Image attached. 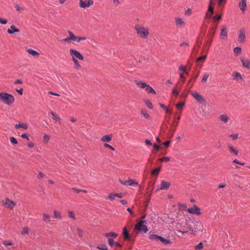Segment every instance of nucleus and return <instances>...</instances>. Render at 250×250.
I'll use <instances>...</instances> for the list:
<instances>
[{
  "mask_svg": "<svg viewBox=\"0 0 250 250\" xmlns=\"http://www.w3.org/2000/svg\"><path fill=\"white\" fill-rule=\"evenodd\" d=\"M241 62L244 68L250 70V59L246 58H240Z\"/></svg>",
  "mask_w": 250,
  "mask_h": 250,
  "instance_id": "nucleus-8",
  "label": "nucleus"
},
{
  "mask_svg": "<svg viewBox=\"0 0 250 250\" xmlns=\"http://www.w3.org/2000/svg\"><path fill=\"white\" fill-rule=\"evenodd\" d=\"M145 223H146L145 221L141 220L139 221L136 225L135 229L140 231L146 233L148 229L147 226L144 224Z\"/></svg>",
  "mask_w": 250,
  "mask_h": 250,
  "instance_id": "nucleus-3",
  "label": "nucleus"
},
{
  "mask_svg": "<svg viewBox=\"0 0 250 250\" xmlns=\"http://www.w3.org/2000/svg\"><path fill=\"white\" fill-rule=\"evenodd\" d=\"M190 94L198 103L200 104H203L206 102L203 96H202L200 94L198 93L197 91H191Z\"/></svg>",
  "mask_w": 250,
  "mask_h": 250,
  "instance_id": "nucleus-5",
  "label": "nucleus"
},
{
  "mask_svg": "<svg viewBox=\"0 0 250 250\" xmlns=\"http://www.w3.org/2000/svg\"><path fill=\"white\" fill-rule=\"evenodd\" d=\"M119 181L122 184L125 185H129L134 187H137L138 185V182H136L135 180L133 179H129L128 180L125 181L120 180Z\"/></svg>",
  "mask_w": 250,
  "mask_h": 250,
  "instance_id": "nucleus-7",
  "label": "nucleus"
},
{
  "mask_svg": "<svg viewBox=\"0 0 250 250\" xmlns=\"http://www.w3.org/2000/svg\"><path fill=\"white\" fill-rule=\"evenodd\" d=\"M230 137L232 138L233 140H235L238 138V134H232L230 135Z\"/></svg>",
  "mask_w": 250,
  "mask_h": 250,
  "instance_id": "nucleus-53",
  "label": "nucleus"
},
{
  "mask_svg": "<svg viewBox=\"0 0 250 250\" xmlns=\"http://www.w3.org/2000/svg\"><path fill=\"white\" fill-rule=\"evenodd\" d=\"M104 146L106 148H108L113 151L114 150V148L112 146H110L109 145H108L107 144H105L104 145Z\"/></svg>",
  "mask_w": 250,
  "mask_h": 250,
  "instance_id": "nucleus-56",
  "label": "nucleus"
},
{
  "mask_svg": "<svg viewBox=\"0 0 250 250\" xmlns=\"http://www.w3.org/2000/svg\"><path fill=\"white\" fill-rule=\"evenodd\" d=\"M175 24L177 27H183L185 25V22L180 17L175 18Z\"/></svg>",
  "mask_w": 250,
  "mask_h": 250,
  "instance_id": "nucleus-17",
  "label": "nucleus"
},
{
  "mask_svg": "<svg viewBox=\"0 0 250 250\" xmlns=\"http://www.w3.org/2000/svg\"><path fill=\"white\" fill-rule=\"evenodd\" d=\"M0 100L8 105H10L14 102V98L9 94L1 93H0Z\"/></svg>",
  "mask_w": 250,
  "mask_h": 250,
  "instance_id": "nucleus-2",
  "label": "nucleus"
},
{
  "mask_svg": "<svg viewBox=\"0 0 250 250\" xmlns=\"http://www.w3.org/2000/svg\"><path fill=\"white\" fill-rule=\"evenodd\" d=\"M221 19V15H216L215 16H214L213 17V20L215 21V20H218L219 21V20H220Z\"/></svg>",
  "mask_w": 250,
  "mask_h": 250,
  "instance_id": "nucleus-59",
  "label": "nucleus"
},
{
  "mask_svg": "<svg viewBox=\"0 0 250 250\" xmlns=\"http://www.w3.org/2000/svg\"><path fill=\"white\" fill-rule=\"evenodd\" d=\"M15 127L16 129H18L20 127H21L24 129H27L28 128V125L27 124H16L15 125Z\"/></svg>",
  "mask_w": 250,
  "mask_h": 250,
  "instance_id": "nucleus-30",
  "label": "nucleus"
},
{
  "mask_svg": "<svg viewBox=\"0 0 250 250\" xmlns=\"http://www.w3.org/2000/svg\"><path fill=\"white\" fill-rule=\"evenodd\" d=\"M228 147H229L230 152L233 153L236 156L238 155V151L235 150L232 146L229 145Z\"/></svg>",
  "mask_w": 250,
  "mask_h": 250,
  "instance_id": "nucleus-31",
  "label": "nucleus"
},
{
  "mask_svg": "<svg viewBox=\"0 0 250 250\" xmlns=\"http://www.w3.org/2000/svg\"><path fill=\"white\" fill-rule=\"evenodd\" d=\"M191 12H192L191 9L188 8V9H187L186 11L185 14V15L188 16L191 14Z\"/></svg>",
  "mask_w": 250,
  "mask_h": 250,
  "instance_id": "nucleus-58",
  "label": "nucleus"
},
{
  "mask_svg": "<svg viewBox=\"0 0 250 250\" xmlns=\"http://www.w3.org/2000/svg\"><path fill=\"white\" fill-rule=\"evenodd\" d=\"M70 55L71 56L72 60L74 59H79L80 60H83L84 59L83 55L79 52L74 49L70 48L69 49Z\"/></svg>",
  "mask_w": 250,
  "mask_h": 250,
  "instance_id": "nucleus-4",
  "label": "nucleus"
},
{
  "mask_svg": "<svg viewBox=\"0 0 250 250\" xmlns=\"http://www.w3.org/2000/svg\"><path fill=\"white\" fill-rule=\"evenodd\" d=\"M42 220L46 223L50 222L51 221L50 215L46 213H43Z\"/></svg>",
  "mask_w": 250,
  "mask_h": 250,
  "instance_id": "nucleus-25",
  "label": "nucleus"
},
{
  "mask_svg": "<svg viewBox=\"0 0 250 250\" xmlns=\"http://www.w3.org/2000/svg\"><path fill=\"white\" fill-rule=\"evenodd\" d=\"M211 42H212V40L210 39L209 40L207 41V42L205 43L206 46H207V44H208V46H207L208 49L209 46L211 45Z\"/></svg>",
  "mask_w": 250,
  "mask_h": 250,
  "instance_id": "nucleus-60",
  "label": "nucleus"
},
{
  "mask_svg": "<svg viewBox=\"0 0 250 250\" xmlns=\"http://www.w3.org/2000/svg\"><path fill=\"white\" fill-rule=\"evenodd\" d=\"M27 52H28V53L29 54H30L31 55L34 56V57H36L37 58H38L40 56V54L38 52L32 49H27Z\"/></svg>",
  "mask_w": 250,
  "mask_h": 250,
  "instance_id": "nucleus-21",
  "label": "nucleus"
},
{
  "mask_svg": "<svg viewBox=\"0 0 250 250\" xmlns=\"http://www.w3.org/2000/svg\"><path fill=\"white\" fill-rule=\"evenodd\" d=\"M145 103L148 108H149V109H152V104L149 100H145Z\"/></svg>",
  "mask_w": 250,
  "mask_h": 250,
  "instance_id": "nucleus-42",
  "label": "nucleus"
},
{
  "mask_svg": "<svg viewBox=\"0 0 250 250\" xmlns=\"http://www.w3.org/2000/svg\"><path fill=\"white\" fill-rule=\"evenodd\" d=\"M172 93L173 95H174L175 97H177L178 94L179 92L178 91L176 90V87H174L172 90Z\"/></svg>",
  "mask_w": 250,
  "mask_h": 250,
  "instance_id": "nucleus-51",
  "label": "nucleus"
},
{
  "mask_svg": "<svg viewBox=\"0 0 250 250\" xmlns=\"http://www.w3.org/2000/svg\"><path fill=\"white\" fill-rule=\"evenodd\" d=\"M158 160L161 162H167L170 160V158L168 157H164L159 159Z\"/></svg>",
  "mask_w": 250,
  "mask_h": 250,
  "instance_id": "nucleus-49",
  "label": "nucleus"
},
{
  "mask_svg": "<svg viewBox=\"0 0 250 250\" xmlns=\"http://www.w3.org/2000/svg\"><path fill=\"white\" fill-rule=\"evenodd\" d=\"M189 230L194 231L195 232H202L204 230V226L203 224L201 222H197L195 224L194 230L191 229H190Z\"/></svg>",
  "mask_w": 250,
  "mask_h": 250,
  "instance_id": "nucleus-13",
  "label": "nucleus"
},
{
  "mask_svg": "<svg viewBox=\"0 0 250 250\" xmlns=\"http://www.w3.org/2000/svg\"><path fill=\"white\" fill-rule=\"evenodd\" d=\"M86 39V38L85 37H78L77 39L76 42H80L82 41H84Z\"/></svg>",
  "mask_w": 250,
  "mask_h": 250,
  "instance_id": "nucleus-54",
  "label": "nucleus"
},
{
  "mask_svg": "<svg viewBox=\"0 0 250 250\" xmlns=\"http://www.w3.org/2000/svg\"><path fill=\"white\" fill-rule=\"evenodd\" d=\"M161 167H157V168L153 169V170H152V171L151 172V174L154 175H158L159 172L161 170Z\"/></svg>",
  "mask_w": 250,
  "mask_h": 250,
  "instance_id": "nucleus-35",
  "label": "nucleus"
},
{
  "mask_svg": "<svg viewBox=\"0 0 250 250\" xmlns=\"http://www.w3.org/2000/svg\"><path fill=\"white\" fill-rule=\"evenodd\" d=\"M78 234L80 237H82L83 235V231L81 229H77Z\"/></svg>",
  "mask_w": 250,
  "mask_h": 250,
  "instance_id": "nucleus-55",
  "label": "nucleus"
},
{
  "mask_svg": "<svg viewBox=\"0 0 250 250\" xmlns=\"http://www.w3.org/2000/svg\"><path fill=\"white\" fill-rule=\"evenodd\" d=\"M123 235L124 238L126 240H130V237L127 231V229L126 227H124L123 229Z\"/></svg>",
  "mask_w": 250,
  "mask_h": 250,
  "instance_id": "nucleus-22",
  "label": "nucleus"
},
{
  "mask_svg": "<svg viewBox=\"0 0 250 250\" xmlns=\"http://www.w3.org/2000/svg\"><path fill=\"white\" fill-rule=\"evenodd\" d=\"M68 217L71 219H72L73 220H76V218L75 217V214L74 212L72 211H68Z\"/></svg>",
  "mask_w": 250,
  "mask_h": 250,
  "instance_id": "nucleus-36",
  "label": "nucleus"
},
{
  "mask_svg": "<svg viewBox=\"0 0 250 250\" xmlns=\"http://www.w3.org/2000/svg\"><path fill=\"white\" fill-rule=\"evenodd\" d=\"M170 184L169 182L162 181L161 182L160 190L167 189L169 188Z\"/></svg>",
  "mask_w": 250,
  "mask_h": 250,
  "instance_id": "nucleus-18",
  "label": "nucleus"
},
{
  "mask_svg": "<svg viewBox=\"0 0 250 250\" xmlns=\"http://www.w3.org/2000/svg\"><path fill=\"white\" fill-rule=\"evenodd\" d=\"M50 139V136L46 134H44L43 137V142L45 144L48 143Z\"/></svg>",
  "mask_w": 250,
  "mask_h": 250,
  "instance_id": "nucleus-32",
  "label": "nucleus"
},
{
  "mask_svg": "<svg viewBox=\"0 0 250 250\" xmlns=\"http://www.w3.org/2000/svg\"><path fill=\"white\" fill-rule=\"evenodd\" d=\"M138 35L141 38L146 39L149 34L148 28L141 25H136L135 27Z\"/></svg>",
  "mask_w": 250,
  "mask_h": 250,
  "instance_id": "nucleus-1",
  "label": "nucleus"
},
{
  "mask_svg": "<svg viewBox=\"0 0 250 250\" xmlns=\"http://www.w3.org/2000/svg\"><path fill=\"white\" fill-rule=\"evenodd\" d=\"M227 0H217L218 6H224L226 3Z\"/></svg>",
  "mask_w": 250,
  "mask_h": 250,
  "instance_id": "nucleus-40",
  "label": "nucleus"
},
{
  "mask_svg": "<svg viewBox=\"0 0 250 250\" xmlns=\"http://www.w3.org/2000/svg\"><path fill=\"white\" fill-rule=\"evenodd\" d=\"M0 23L3 24H5L7 23V21L0 18Z\"/></svg>",
  "mask_w": 250,
  "mask_h": 250,
  "instance_id": "nucleus-62",
  "label": "nucleus"
},
{
  "mask_svg": "<svg viewBox=\"0 0 250 250\" xmlns=\"http://www.w3.org/2000/svg\"><path fill=\"white\" fill-rule=\"evenodd\" d=\"M207 58V55H204L200 57H198L196 60V62H198L200 61L204 62Z\"/></svg>",
  "mask_w": 250,
  "mask_h": 250,
  "instance_id": "nucleus-43",
  "label": "nucleus"
},
{
  "mask_svg": "<svg viewBox=\"0 0 250 250\" xmlns=\"http://www.w3.org/2000/svg\"><path fill=\"white\" fill-rule=\"evenodd\" d=\"M54 218L55 219L61 220L62 219V214L60 212L57 210L53 211Z\"/></svg>",
  "mask_w": 250,
  "mask_h": 250,
  "instance_id": "nucleus-24",
  "label": "nucleus"
},
{
  "mask_svg": "<svg viewBox=\"0 0 250 250\" xmlns=\"http://www.w3.org/2000/svg\"><path fill=\"white\" fill-rule=\"evenodd\" d=\"M219 120L223 123L229 125L230 124V119L228 115L223 114L219 116Z\"/></svg>",
  "mask_w": 250,
  "mask_h": 250,
  "instance_id": "nucleus-11",
  "label": "nucleus"
},
{
  "mask_svg": "<svg viewBox=\"0 0 250 250\" xmlns=\"http://www.w3.org/2000/svg\"><path fill=\"white\" fill-rule=\"evenodd\" d=\"M134 83L139 88H143L145 89L146 85H147V84L146 83L143 82L141 81H139L137 80H135Z\"/></svg>",
  "mask_w": 250,
  "mask_h": 250,
  "instance_id": "nucleus-19",
  "label": "nucleus"
},
{
  "mask_svg": "<svg viewBox=\"0 0 250 250\" xmlns=\"http://www.w3.org/2000/svg\"><path fill=\"white\" fill-rule=\"evenodd\" d=\"M116 197L115 196V194H110L108 195L107 196V198L110 199V200H114V197Z\"/></svg>",
  "mask_w": 250,
  "mask_h": 250,
  "instance_id": "nucleus-61",
  "label": "nucleus"
},
{
  "mask_svg": "<svg viewBox=\"0 0 250 250\" xmlns=\"http://www.w3.org/2000/svg\"><path fill=\"white\" fill-rule=\"evenodd\" d=\"M68 33L69 37L62 40L63 42H70L71 41H76L77 37H76L71 31H68Z\"/></svg>",
  "mask_w": 250,
  "mask_h": 250,
  "instance_id": "nucleus-12",
  "label": "nucleus"
},
{
  "mask_svg": "<svg viewBox=\"0 0 250 250\" xmlns=\"http://www.w3.org/2000/svg\"><path fill=\"white\" fill-rule=\"evenodd\" d=\"M238 5L240 9L244 12L247 8V0H241Z\"/></svg>",
  "mask_w": 250,
  "mask_h": 250,
  "instance_id": "nucleus-16",
  "label": "nucleus"
},
{
  "mask_svg": "<svg viewBox=\"0 0 250 250\" xmlns=\"http://www.w3.org/2000/svg\"><path fill=\"white\" fill-rule=\"evenodd\" d=\"M246 35L244 29H241L239 32V36L238 41L240 42H243L245 41Z\"/></svg>",
  "mask_w": 250,
  "mask_h": 250,
  "instance_id": "nucleus-14",
  "label": "nucleus"
},
{
  "mask_svg": "<svg viewBox=\"0 0 250 250\" xmlns=\"http://www.w3.org/2000/svg\"><path fill=\"white\" fill-rule=\"evenodd\" d=\"M28 233H29V229H28V228L25 227L21 231V234L22 235H24V234H28Z\"/></svg>",
  "mask_w": 250,
  "mask_h": 250,
  "instance_id": "nucleus-46",
  "label": "nucleus"
},
{
  "mask_svg": "<svg viewBox=\"0 0 250 250\" xmlns=\"http://www.w3.org/2000/svg\"><path fill=\"white\" fill-rule=\"evenodd\" d=\"M213 13V7L212 5H209L208 12L207 13V16L208 18H210Z\"/></svg>",
  "mask_w": 250,
  "mask_h": 250,
  "instance_id": "nucleus-27",
  "label": "nucleus"
},
{
  "mask_svg": "<svg viewBox=\"0 0 250 250\" xmlns=\"http://www.w3.org/2000/svg\"><path fill=\"white\" fill-rule=\"evenodd\" d=\"M108 242H109V244L110 246H113L115 244L113 239H112L111 238L108 239Z\"/></svg>",
  "mask_w": 250,
  "mask_h": 250,
  "instance_id": "nucleus-57",
  "label": "nucleus"
},
{
  "mask_svg": "<svg viewBox=\"0 0 250 250\" xmlns=\"http://www.w3.org/2000/svg\"><path fill=\"white\" fill-rule=\"evenodd\" d=\"M20 30L19 29L16 28L14 25L10 26V28L7 30V32L9 34H12L14 33L19 32Z\"/></svg>",
  "mask_w": 250,
  "mask_h": 250,
  "instance_id": "nucleus-20",
  "label": "nucleus"
},
{
  "mask_svg": "<svg viewBox=\"0 0 250 250\" xmlns=\"http://www.w3.org/2000/svg\"><path fill=\"white\" fill-rule=\"evenodd\" d=\"M185 105V103H179L176 104V107L178 110L180 111V112L183 109L184 106Z\"/></svg>",
  "mask_w": 250,
  "mask_h": 250,
  "instance_id": "nucleus-29",
  "label": "nucleus"
},
{
  "mask_svg": "<svg viewBox=\"0 0 250 250\" xmlns=\"http://www.w3.org/2000/svg\"><path fill=\"white\" fill-rule=\"evenodd\" d=\"M197 77H198V75H197L196 76L192 77V78L188 81V83H194V82H195Z\"/></svg>",
  "mask_w": 250,
  "mask_h": 250,
  "instance_id": "nucleus-52",
  "label": "nucleus"
},
{
  "mask_svg": "<svg viewBox=\"0 0 250 250\" xmlns=\"http://www.w3.org/2000/svg\"><path fill=\"white\" fill-rule=\"evenodd\" d=\"M10 140L11 143L13 145H17L18 144L17 140L14 137H10Z\"/></svg>",
  "mask_w": 250,
  "mask_h": 250,
  "instance_id": "nucleus-50",
  "label": "nucleus"
},
{
  "mask_svg": "<svg viewBox=\"0 0 250 250\" xmlns=\"http://www.w3.org/2000/svg\"><path fill=\"white\" fill-rule=\"evenodd\" d=\"M104 235L106 237L110 236V237H113L116 238V237H117L118 234L117 233H116L111 232L105 233L104 234Z\"/></svg>",
  "mask_w": 250,
  "mask_h": 250,
  "instance_id": "nucleus-37",
  "label": "nucleus"
},
{
  "mask_svg": "<svg viewBox=\"0 0 250 250\" xmlns=\"http://www.w3.org/2000/svg\"><path fill=\"white\" fill-rule=\"evenodd\" d=\"M141 114L146 118L148 119L149 118V115L147 114V112L145 110H141Z\"/></svg>",
  "mask_w": 250,
  "mask_h": 250,
  "instance_id": "nucleus-47",
  "label": "nucleus"
},
{
  "mask_svg": "<svg viewBox=\"0 0 250 250\" xmlns=\"http://www.w3.org/2000/svg\"><path fill=\"white\" fill-rule=\"evenodd\" d=\"M3 204L10 208H12L16 205L13 201L7 198L3 201Z\"/></svg>",
  "mask_w": 250,
  "mask_h": 250,
  "instance_id": "nucleus-15",
  "label": "nucleus"
},
{
  "mask_svg": "<svg viewBox=\"0 0 250 250\" xmlns=\"http://www.w3.org/2000/svg\"><path fill=\"white\" fill-rule=\"evenodd\" d=\"M188 44L186 42H184L180 44V46L182 47H188Z\"/></svg>",
  "mask_w": 250,
  "mask_h": 250,
  "instance_id": "nucleus-64",
  "label": "nucleus"
},
{
  "mask_svg": "<svg viewBox=\"0 0 250 250\" xmlns=\"http://www.w3.org/2000/svg\"><path fill=\"white\" fill-rule=\"evenodd\" d=\"M208 75L207 74H204L201 80L202 83H206V81H207L208 78Z\"/></svg>",
  "mask_w": 250,
  "mask_h": 250,
  "instance_id": "nucleus-48",
  "label": "nucleus"
},
{
  "mask_svg": "<svg viewBox=\"0 0 250 250\" xmlns=\"http://www.w3.org/2000/svg\"><path fill=\"white\" fill-rule=\"evenodd\" d=\"M98 248L101 250H108L107 247L105 246L98 247Z\"/></svg>",
  "mask_w": 250,
  "mask_h": 250,
  "instance_id": "nucleus-63",
  "label": "nucleus"
},
{
  "mask_svg": "<svg viewBox=\"0 0 250 250\" xmlns=\"http://www.w3.org/2000/svg\"><path fill=\"white\" fill-rule=\"evenodd\" d=\"M228 38V30L226 26H222L220 33V39L226 40Z\"/></svg>",
  "mask_w": 250,
  "mask_h": 250,
  "instance_id": "nucleus-10",
  "label": "nucleus"
},
{
  "mask_svg": "<svg viewBox=\"0 0 250 250\" xmlns=\"http://www.w3.org/2000/svg\"><path fill=\"white\" fill-rule=\"evenodd\" d=\"M188 212L192 214L200 215L201 214L200 209L196 205H194L193 208L187 209Z\"/></svg>",
  "mask_w": 250,
  "mask_h": 250,
  "instance_id": "nucleus-9",
  "label": "nucleus"
},
{
  "mask_svg": "<svg viewBox=\"0 0 250 250\" xmlns=\"http://www.w3.org/2000/svg\"><path fill=\"white\" fill-rule=\"evenodd\" d=\"M51 115L52 116L53 119L56 122H59L60 121V118L55 113L53 112H50Z\"/></svg>",
  "mask_w": 250,
  "mask_h": 250,
  "instance_id": "nucleus-34",
  "label": "nucleus"
},
{
  "mask_svg": "<svg viewBox=\"0 0 250 250\" xmlns=\"http://www.w3.org/2000/svg\"><path fill=\"white\" fill-rule=\"evenodd\" d=\"M160 236L155 234H151L149 236V238L151 240H159Z\"/></svg>",
  "mask_w": 250,
  "mask_h": 250,
  "instance_id": "nucleus-41",
  "label": "nucleus"
},
{
  "mask_svg": "<svg viewBox=\"0 0 250 250\" xmlns=\"http://www.w3.org/2000/svg\"><path fill=\"white\" fill-rule=\"evenodd\" d=\"M112 139L111 136L109 135H105L101 138V141L104 142H109Z\"/></svg>",
  "mask_w": 250,
  "mask_h": 250,
  "instance_id": "nucleus-23",
  "label": "nucleus"
},
{
  "mask_svg": "<svg viewBox=\"0 0 250 250\" xmlns=\"http://www.w3.org/2000/svg\"><path fill=\"white\" fill-rule=\"evenodd\" d=\"M93 0H79V5L81 8H86L93 5Z\"/></svg>",
  "mask_w": 250,
  "mask_h": 250,
  "instance_id": "nucleus-6",
  "label": "nucleus"
},
{
  "mask_svg": "<svg viewBox=\"0 0 250 250\" xmlns=\"http://www.w3.org/2000/svg\"><path fill=\"white\" fill-rule=\"evenodd\" d=\"M232 76L233 77V80H236L238 78H240L241 80L243 79L242 75L240 74V73L237 72H233L232 74Z\"/></svg>",
  "mask_w": 250,
  "mask_h": 250,
  "instance_id": "nucleus-28",
  "label": "nucleus"
},
{
  "mask_svg": "<svg viewBox=\"0 0 250 250\" xmlns=\"http://www.w3.org/2000/svg\"><path fill=\"white\" fill-rule=\"evenodd\" d=\"M203 248V244L202 242L199 243L197 245L195 246L194 249L196 250H202Z\"/></svg>",
  "mask_w": 250,
  "mask_h": 250,
  "instance_id": "nucleus-44",
  "label": "nucleus"
},
{
  "mask_svg": "<svg viewBox=\"0 0 250 250\" xmlns=\"http://www.w3.org/2000/svg\"><path fill=\"white\" fill-rule=\"evenodd\" d=\"M145 90L148 93H152L155 94L156 93L153 88L149 85L147 84L145 88Z\"/></svg>",
  "mask_w": 250,
  "mask_h": 250,
  "instance_id": "nucleus-26",
  "label": "nucleus"
},
{
  "mask_svg": "<svg viewBox=\"0 0 250 250\" xmlns=\"http://www.w3.org/2000/svg\"><path fill=\"white\" fill-rule=\"evenodd\" d=\"M161 242L164 243L165 244H170V241L168 240H167L164 238L160 236L159 240Z\"/></svg>",
  "mask_w": 250,
  "mask_h": 250,
  "instance_id": "nucleus-38",
  "label": "nucleus"
},
{
  "mask_svg": "<svg viewBox=\"0 0 250 250\" xmlns=\"http://www.w3.org/2000/svg\"><path fill=\"white\" fill-rule=\"evenodd\" d=\"M74 64V67L76 69H79L81 68V65L77 60V59H74V60H72Z\"/></svg>",
  "mask_w": 250,
  "mask_h": 250,
  "instance_id": "nucleus-33",
  "label": "nucleus"
},
{
  "mask_svg": "<svg viewBox=\"0 0 250 250\" xmlns=\"http://www.w3.org/2000/svg\"><path fill=\"white\" fill-rule=\"evenodd\" d=\"M15 8H16V9L17 11L21 12L22 10H24V8L20 7L19 5H18L17 4L15 5Z\"/></svg>",
  "mask_w": 250,
  "mask_h": 250,
  "instance_id": "nucleus-45",
  "label": "nucleus"
},
{
  "mask_svg": "<svg viewBox=\"0 0 250 250\" xmlns=\"http://www.w3.org/2000/svg\"><path fill=\"white\" fill-rule=\"evenodd\" d=\"M234 52L237 56L239 55L241 53V48L239 47L234 48Z\"/></svg>",
  "mask_w": 250,
  "mask_h": 250,
  "instance_id": "nucleus-39",
  "label": "nucleus"
}]
</instances>
